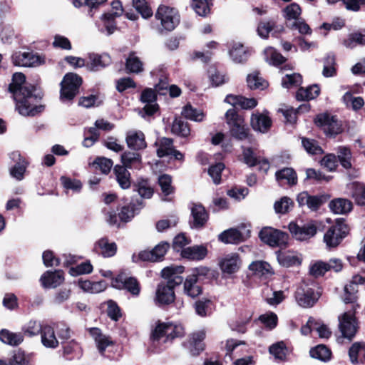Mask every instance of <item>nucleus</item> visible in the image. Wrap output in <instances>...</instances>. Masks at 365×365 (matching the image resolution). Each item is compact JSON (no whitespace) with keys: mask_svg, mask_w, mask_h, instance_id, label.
Returning a JSON list of instances; mask_svg holds the SVG:
<instances>
[{"mask_svg":"<svg viewBox=\"0 0 365 365\" xmlns=\"http://www.w3.org/2000/svg\"><path fill=\"white\" fill-rule=\"evenodd\" d=\"M25 76L15 73L9 84V91L13 94L16 109L21 115H35L43 110L42 106H37L38 96L34 93L35 87L25 83Z\"/></svg>","mask_w":365,"mask_h":365,"instance_id":"obj_1","label":"nucleus"},{"mask_svg":"<svg viewBox=\"0 0 365 365\" xmlns=\"http://www.w3.org/2000/svg\"><path fill=\"white\" fill-rule=\"evenodd\" d=\"M184 272L182 266H170L165 267L161 271V276L165 280L158 285L155 302L160 305L170 304L175 300V287L182 282V277L180 275Z\"/></svg>","mask_w":365,"mask_h":365,"instance_id":"obj_2","label":"nucleus"},{"mask_svg":"<svg viewBox=\"0 0 365 365\" xmlns=\"http://www.w3.org/2000/svg\"><path fill=\"white\" fill-rule=\"evenodd\" d=\"M184 334V329L181 325L171 322H162L155 327L152 337L154 341H160L163 339V341L166 343L182 336Z\"/></svg>","mask_w":365,"mask_h":365,"instance_id":"obj_3","label":"nucleus"},{"mask_svg":"<svg viewBox=\"0 0 365 365\" xmlns=\"http://www.w3.org/2000/svg\"><path fill=\"white\" fill-rule=\"evenodd\" d=\"M349 227L343 219L336 220L324 235V242L329 248L337 247L349 234Z\"/></svg>","mask_w":365,"mask_h":365,"instance_id":"obj_4","label":"nucleus"},{"mask_svg":"<svg viewBox=\"0 0 365 365\" xmlns=\"http://www.w3.org/2000/svg\"><path fill=\"white\" fill-rule=\"evenodd\" d=\"M320 225L321 223L317 220H309L302 225L292 222L289 224L288 228L296 240L304 241L313 237Z\"/></svg>","mask_w":365,"mask_h":365,"instance_id":"obj_5","label":"nucleus"},{"mask_svg":"<svg viewBox=\"0 0 365 365\" xmlns=\"http://www.w3.org/2000/svg\"><path fill=\"white\" fill-rule=\"evenodd\" d=\"M155 18L160 21L163 29L168 31H173L180 22V15L177 9L164 4L158 6Z\"/></svg>","mask_w":365,"mask_h":365,"instance_id":"obj_6","label":"nucleus"},{"mask_svg":"<svg viewBox=\"0 0 365 365\" xmlns=\"http://www.w3.org/2000/svg\"><path fill=\"white\" fill-rule=\"evenodd\" d=\"M81 83L82 79L79 76L73 73H67L61 82V99L63 101L72 100L78 93Z\"/></svg>","mask_w":365,"mask_h":365,"instance_id":"obj_7","label":"nucleus"},{"mask_svg":"<svg viewBox=\"0 0 365 365\" xmlns=\"http://www.w3.org/2000/svg\"><path fill=\"white\" fill-rule=\"evenodd\" d=\"M339 329L343 337L351 340L356 333L357 322L353 310H349L338 317Z\"/></svg>","mask_w":365,"mask_h":365,"instance_id":"obj_8","label":"nucleus"},{"mask_svg":"<svg viewBox=\"0 0 365 365\" xmlns=\"http://www.w3.org/2000/svg\"><path fill=\"white\" fill-rule=\"evenodd\" d=\"M112 286L116 289H125L133 296H138L140 287L137 279L132 277H127L124 274H118L112 281Z\"/></svg>","mask_w":365,"mask_h":365,"instance_id":"obj_9","label":"nucleus"},{"mask_svg":"<svg viewBox=\"0 0 365 365\" xmlns=\"http://www.w3.org/2000/svg\"><path fill=\"white\" fill-rule=\"evenodd\" d=\"M314 123L322 127L327 135H335L341 130V125L336 118L326 113L318 115L314 119Z\"/></svg>","mask_w":365,"mask_h":365,"instance_id":"obj_10","label":"nucleus"},{"mask_svg":"<svg viewBox=\"0 0 365 365\" xmlns=\"http://www.w3.org/2000/svg\"><path fill=\"white\" fill-rule=\"evenodd\" d=\"M250 237V230L242 225L237 229H230L224 231L219 235V239L230 244H237L245 241Z\"/></svg>","mask_w":365,"mask_h":365,"instance_id":"obj_11","label":"nucleus"},{"mask_svg":"<svg viewBox=\"0 0 365 365\" xmlns=\"http://www.w3.org/2000/svg\"><path fill=\"white\" fill-rule=\"evenodd\" d=\"M259 237L262 242L272 247L279 246L287 240L285 233L272 227L263 228L259 232Z\"/></svg>","mask_w":365,"mask_h":365,"instance_id":"obj_12","label":"nucleus"},{"mask_svg":"<svg viewBox=\"0 0 365 365\" xmlns=\"http://www.w3.org/2000/svg\"><path fill=\"white\" fill-rule=\"evenodd\" d=\"M320 294L312 288L299 287L295 292L297 304L304 308L312 307L319 298Z\"/></svg>","mask_w":365,"mask_h":365,"instance_id":"obj_13","label":"nucleus"},{"mask_svg":"<svg viewBox=\"0 0 365 365\" xmlns=\"http://www.w3.org/2000/svg\"><path fill=\"white\" fill-rule=\"evenodd\" d=\"M12 61L15 66L24 67L36 66L43 63L41 56L31 52H16L12 56Z\"/></svg>","mask_w":365,"mask_h":365,"instance_id":"obj_14","label":"nucleus"},{"mask_svg":"<svg viewBox=\"0 0 365 365\" xmlns=\"http://www.w3.org/2000/svg\"><path fill=\"white\" fill-rule=\"evenodd\" d=\"M242 264L238 254L230 253L223 257L219 262V266L222 272L230 275L236 273Z\"/></svg>","mask_w":365,"mask_h":365,"instance_id":"obj_15","label":"nucleus"},{"mask_svg":"<svg viewBox=\"0 0 365 365\" xmlns=\"http://www.w3.org/2000/svg\"><path fill=\"white\" fill-rule=\"evenodd\" d=\"M156 91L153 88H145L140 96V101L145 103L143 111L146 115H152L158 110V105L155 103Z\"/></svg>","mask_w":365,"mask_h":365,"instance_id":"obj_16","label":"nucleus"},{"mask_svg":"<svg viewBox=\"0 0 365 365\" xmlns=\"http://www.w3.org/2000/svg\"><path fill=\"white\" fill-rule=\"evenodd\" d=\"M125 141L128 148L140 150L147 147L144 133L140 130H129L126 134Z\"/></svg>","mask_w":365,"mask_h":365,"instance_id":"obj_17","label":"nucleus"},{"mask_svg":"<svg viewBox=\"0 0 365 365\" xmlns=\"http://www.w3.org/2000/svg\"><path fill=\"white\" fill-rule=\"evenodd\" d=\"M10 158L16 163L10 169V175L17 180H21L24 177L28 163L25 159L21 158L18 152H13Z\"/></svg>","mask_w":365,"mask_h":365,"instance_id":"obj_18","label":"nucleus"},{"mask_svg":"<svg viewBox=\"0 0 365 365\" xmlns=\"http://www.w3.org/2000/svg\"><path fill=\"white\" fill-rule=\"evenodd\" d=\"M40 280L43 287L56 288L63 283L64 277L61 270L47 271L41 276Z\"/></svg>","mask_w":365,"mask_h":365,"instance_id":"obj_19","label":"nucleus"},{"mask_svg":"<svg viewBox=\"0 0 365 365\" xmlns=\"http://www.w3.org/2000/svg\"><path fill=\"white\" fill-rule=\"evenodd\" d=\"M197 281V274H190L186 277L183 284V290L187 296L195 298L202 294V287L198 284Z\"/></svg>","mask_w":365,"mask_h":365,"instance_id":"obj_20","label":"nucleus"},{"mask_svg":"<svg viewBox=\"0 0 365 365\" xmlns=\"http://www.w3.org/2000/svg\"><path fill=\"white\" fill-rule=\"evenodd\" d=\"M225 101L233 106H239L242 109H251L257 105L256 99L251 98H247L242 96L227 95Z\"/></svg>","mask_w":365,"mask_h":365,"instance_id":"obj_21","label":"nucleus"},{"mask_svg":"<svg viewBox=\"0 0 365 365\" xmlns=\"http://www.w3.org/2000/svg\"><path fill=\"white\" fill-rule=\"evenodd\" d=\"M41 341L43 346L48 349H56L59 345L53 328L48 324H44L41 333Z\"/></svg>","mask_w":365,"mask_h":365,"instance_id":"obj_22","label":"nucleus"},{"mask_svg":"<svg viewBox=\"0 0 365 365\" xmlns=\"http://www.w3.org/2000/svg\"><path fill=\"white\" fill-rule=\"evenodd\" d=\"M251 125L255 130L264 133L271 127L272 120L264 113L253 114L251 118Z\"/></svg>","mask_w":365,"mask_h":365,"instance_id":"obj_23","label":"nucleus"},{"mask_svg":"<svg viewBox=\"0 0 365 365\" xmlns=\"http://www.w3.org/2000/svg\"><path fill=\"white\" fill-rule=\"evenodd\" d=\"M282 26H277L273 20L267 21H261L259 23L257 31L258 35L262 38H267L270 32H273L272 35L279 34L283 31Z\"/></svg>","mask_w":365,"mask_h":365,"instance_id":"obj_24","label":"nucleus"},{"mask_svg":"<svg viewBox=\"0 0 365 365\" xmlns=\"http://www.w3.org/2000/svg\"><path fill=\"white\" fill-rule=\"evenodd\" d=\"M94 249L104 257H110L115 255L117 245L113 242H109L107 238H101L96 242Z\"/></svg>","mask_w":365,"mask_h":365,"instance_id":"obj_25","label":"nucleus"},{"mask_svg":"<svg viewBox=\"0 0 365 365\" xmlns=\"http://www.w3.org/2000/svg\"><path fill=\"white\" fill-rule=\"evenodd\" d=\"M278 183L282 185H293L297 182V177L295 171L291 168H285L278 170L275 173Z\"/></svg>","mask_w":365,"mask_h":365,"instance_id":"obj_26","label":"nucleus"},{"mask_svg":"<svg viewBox=\"0 0 365 365\" xmlns=\"http://www.w3.org/2000/svg\"><path fill=\"white\" fill-rule=\"evenodd\" d=\"M249 269L258 277H269L274 274L271 265L264 261H255L249 265Z\"/></svg>","mask_w":365,"mask_h":365,"instance_id":"obj_27","label":"nucleus"},{"mask_svg":"<svg viewBox=\"0 0 365 365\" xmlns=\"http://www.w3.org/2000/svg\"><path fill=\"white\" fill-rule=\"evenodd\" d=\"M207 254V250L206 247L202 245L188 247L181 251L182 257L191 260H201L205 257Z\"/></svg>","mask_w":365,"mask_h":365,"instance_id":"obj_28","label":"nucleus"},{"mask_svg":"<svg viewBox=\"0 0 365 365\" xmlns=\"http://www.w3.org/2000/svg\"><path fill=\"white\" fill-rule=\"evenodd\" d=\"M329 207L335 214L344 215L352 210V203L350 200L344 198H337L331 200Z\"/></svg>","mask_w":365,"mask_h":365,"instance_id":"obj_29","label":"nucleus"},{"mask_svg":"<svg viewBox=\"0 0 365 365\" xmlns=\"http://www.w3.org/2000/svg\"><path fill=\"white\" fill-rule=\"evenodd\" d=\"M0 341L10 346H18L24 341V336L22 333H15L6 329H3L0 331Z\"/></svg>","mask_w":365,"mask_h":365,"instance_id":"obj_30","label":"nucleus"},{"mask_svg":"<svg viewBox=\"0 0 365 365\" xmlns=\"http://www.w3.org/2000/svg\"><path fill=\"white\" fill-rule=\"evenodd\" d=\"M115 179L122 189H128L130 187V174L123 165H115L113 170Z\"/></svg>","mask_w":365,"mask_h":365,"instance_id":"obj_31","label":"nucleus"},{"mask_svg":"<svg viewBox=\"0 0 365 365\" xmlns=\"http://www.w3.org/2000/svg\"><path fill=\"white\" fill-rule=\"evenodd\" d=\"M349 356L352 364L364 363L365 361V344L354 343L349 349Z\"/></svg>","mask_w":365,"mask_h":365,"instance_id":"obj_32","label":"nucleus"},{"mask_svg":"<svg viewBox=\"0 0 365 365\" xmlns=\"http://www.w3.org/2000/svg\"><path fill=\"white\" fill-rule=\"evenodd\" d=\"M88 331L95 340L97 347L101 353H103L107 346L112 344L108 336L101 333L100 329L93 327L88 329Z\"/></svg>","mask_w":365,"mask_h":365,"instance_id":"obj_33","label":"nucleus"},{"mask_svg":"<svg viewBox=\"0 0 365 365\" xmlns=\"http://www.w3.org/2000/svg\"><path fill=\"white\" fill-rule=\"evenodd\" d=\"M319 93V87L314 84L307 88H300L296 93V97L299 101H309L316 98Z\"/></svg>","mask_w":365,"mask_h":365,"instance_id":"obj_34","label":"nucleus"},{"mask_svg":"<svg viewBox=\"0 0 365 365\" xmlns=\"http://www.w3.org/2000/svg\"><path fill=\"white\" fill-rule=\"evenodd\" d=\"M193 217L192 226L195 227H202L207 220V214L201 205H194L191 208Z\"/></svg>","mask_w":365,"mask_h":365,"instance_id":"obj_35","label":"nucleus"},{"mask_svg":"<svg viewBox=\"0 0 365 365\" xmlns=\"http://www.w3.org/2000/svg\"><path fill=\"white\" fill-rule=\"evenodd\" d=\"M88 58L93 70L106 67L111 62L110 57L107 53L98 54L91 53L88 54Z\"/></svg>","mask_w":365,"mask_h":365,"instance_id":"obj_36","label":"nucleus"},{"mask_svg":"<svg viewBox=\"0 0 365 365\" xmlns=\"http://www.w3.org/2000/svg\"><path fill=\"white\" fill-rule=\"evenodd\" d=\"M157 149V155L158 157L162 158L166 155H171L173 152V140L168 138H162L158 140L155 143Z\"/></svg>","mask_w":365,"mask_h":365,"instance_id":"obj_37","label":"nucleus"},{"mask_svg":"<svg viewBox=\"0 0 365 365\" xmlns=\"http://www.w3.org/2000/svg\"><path fill=\"white\" fill-rule=\"evenodd\" d=\"M125 68L130 73H139L143 71V64L135 53L132 52L126 59Z\"/></svg>","mask_w":365,"mask_h":365,"instance_id":"obj_38","label":"nucleus"},{"mask_svg":"<svg viewBox=\"0 0 365 365\" xmlns=\"http://www.w3.org/2000/svg\"><path fill=\"white\" fill-rule=\"evenodd\" d=\"M122 163L126 168H139L141 163V157L137 153L125 152L121 155Z\"/></svg>","mask_w":365,"mask_h":365,"instance_id":"obj_39","label":"nucleus"},{"mask_svg":"<svg viewBox=\"0 0 365 365\" xmlns=\"http://www.w3.org/2000/svg\"><path fill=\"white\" fill-rule=\"evenodd\" d=\"M73 6L76 8H79L83 5H86L88 7V15L93 17L96 9L101 5L103 4L107 0H71Z\"/></svg>","mask_w":365,"mask_h":365,"instance_id":"obj_40","label":"nucleus"},{"mask_svg":"<svg viewBox=\"0 0 365 365\" xmlns=\"http://www.w3.org/2000/svg\"><path fill=\"white\" fill-rule=\"evenodd\" d=\"M230 56L236 63H241L247 59L248 53L241 43H234L230 51Z\"/></svg>","mask_w":365,"mask_h":365,"instance_id":"obj_41","label":"nucleus"},{"mask_svg":"<svg viewBox=\"0 0 365 365\" xmlns=\"http://www.w3.org/2000/svg\"><path fill=\"white\" fill-rule=\"evenodd\" d=\"M264 55L265 61L269 64L279 66L285 61V58L277 52L273 47H268L264 49Z\"/></svg>","mask_w":365,"mask_h":365,"instance_id":"obj_42","label":"nucleus"},{"mask_svg":"<svg viewBox=\"0 0 365 365\" xmlns=\"http://www.w3.org/2000/svg\"><path fill=\"white\" fill-rule=\"evenodd\" d=\"M278 262L284 267L299 265L301 261L297 255L291 252H282L277 256Z\"/></svg>","mask_w":365,"mask_h":365,"instance_id":"obj_43","label":"nucleus"},{"mask_svg":"<svg viewBox=\"0 0 365 365\" xmlns=\"http://www.w3.org/2000/svg\"><path fill=\"white\" fill-rule=\"evenodd\" d=\"M311 357L322 361H327L331 359V352L324 345H318L311 349L309 351Z\"/></svg>","mask_w":365,"mask_h":365,"instance_id":"obj_44","label":"nucleus"},{"mask_svg":"<svg viewBox=\"0 0 365 365\" xmlns=\"http://www.w3.org/2000/svg\"><path fill=\"white\" fill-rule=\"evenodd\" d=\"M182 115L185 118L195 122H201L205 118V114L201 110L195 108L190 105L184 107Z\"/></svg>","mask_w":365,"mask_h":365,"instance_id":"obj_45","label":"nucleus"},{"mask_svg":"<svg viewBox=\"0 0 365 365\" xmlns=\"http://www.w3.org/2000/svg\"><path fill=\"white\" fill-rule=\"evenodd\" d=\"M206 336V331L205 329H201L193 332L190 336V343L192 346H193L196 350V352H193V354H198L200 351H202L204 349L203 344L202 341L205 339Z\"/></svg>","mask_w":365,"mask_h":365,"instance_id":"obj_46","label":"nucleus"},{"mask_svg":"<svg viewBox=\"0 0 365 365\" xmlns=\"http://www.w3.org/2000/svg\"><path fill=\"white\" fill-rule=\"evenodd\" d=\"M43 327L44 324H42L41 322L31 320L22 327V331L28 336H34L41 334Z\"/></svg>","mask_w":365,"mask_h":365,"instance_id":"obj_47","label":"nucleus"},{"mask_svg":"<svg viewBox=\"0 0 365 365\" xmlns=\"http://www.w3.org/2000/svg\"><path fill=\"white\" fill-rule=\"evenodd\" d=\"M247 82L251 89L263 90L268 86L267 82L259 76V74L257 72L248 75Z\"/></svg>","mask_w":365,"mask_h":365,"instance_id":"obj_48","label":"nucleus"},{"mask_svg":"<svg viewBox=\"0 0 365 365\" xmlns=\"http://www.w3.org/2000/svg\"><path fill=\"white\" fill-rule=\"evenodd\" d=\"M211 2L212 0H192V6L199 16H205L210 11Z\"/></svg>","mask_w":365,"mask_h":365,"instance_id":"obj_49","label":"nucleus"},{"mask_svg":"<svg viewBox=\"0 0 365 365\" xmlns=\"http://www.w3.org/2000/svg\"><path fill=\"white\" fill-rule=\"evenodd\" d=\"M172 133L181 137H187L190 133V129L187 123L180 120L175 119L172 124Z\"/></svg>","mask_w":365,"mask_h":365,"instance_id":"obj_50","label":"nucleus"},{"mask_svg":"<svg viewBox=\"0 0 365 365\" xmlns=\"http://www.w3.org/2000/svg\"><path fill=\"white\" fill-rule=\"evenodd\" d=\"M158 184L165 196H168L173 193L174 187L172 185V178L169 175H160L158 177Z\"/></svg>","mask_w":365,"mask_h":365,"instance_id":"obj_51","label":"nucleus"},{"mask_svg":"<svg viewBox=\"0 0 365 365\" xmlns=\"http://www.w3.org/2000/svg\"><path fill=\"white\" fill-rule=\"evenodd\" d=\"M133 4L143 18L147 19L153 15V11L145 0H133Z\"/></svg>","mask_w":365,"mask_h":365,"instance_id":"obj_52","label":"nucleus"},{"mask_svg":"<svg viewBox=\"0 0 365 365\" xmlns=\"http://www.w3.org/2000/svg\"><path fill=\"white\" fill-rule=\"evenodd\" d=\"M208 76L212 85L214 86H220L225 83L227 80L225 75L220 72L214 67H211L209 69Z\"/></svg>","mask_w":365,"mask_h":365,"instance_id":"obj_53","label":"nucleus"},{"mask_svg":"<svg viewBox=\"0 0 365 365\" xmlns=\"http://www.w3.org/2000/svg\"><path fill=\"white\" fill-rule=\"evenodd\" d=\"M335 58L332 55H329L324 61V65L322 71V75L326 78L333 77L336 76V71L334 67Z\"/></svg>","mask_w":365,"mask_h":365,"instance_id":"obj_54","label":"nucleus"},{"mask_svg":"<svg viewBox=\"0 0 365 365\" xmlns=\"http://www.w3.org/2000/svg\"><path fill=\"white\" fill-rule=\"evenodd\" d=\"M356 44H365V33L351 34L349 37L344 41V45L350 48L355 47Z\"/></svg>","mask_w":365,"mask_h":365,"instance_id":"obj_55","label":"nucleus"},{"mask_svg":"<svg viewBox=\"0 0 365 365\" xmlns=\"http://www.w3.org/2000/svg\"><path fill=\"white\" fill-rule=\"evenodd\" d=\"M269 353L275 358L284 359L287 354V347L283 341H279L269 346Z\"/></svg>","mask_w":365,"mask_h":365,"instance_id":"obj_56","label":"nucleus"},{"mask_svg":"<svg viewBox=\"0 0 365 365\" xmlns=\"http://www.w3.org/2000/svg\"><path fill=\"white\" fill-rule=\"evenodd\" d=\"M93 165L96 170H100L102 173L108 174L113 166V161L104 157H99L96 159Z\"/></svg>","mask_w":365,"mask_h":365,"instance_id":"obj_57","label":"nucleus"},{"mask_svg":"<svg viewBox=\"0 0 365 365\" xmlns=\"http://www.w3.org/2000/svg\"><path fill=\"white\" fill-rule=\"evenodd\" d=\"M211 301L208 299H202L196 301L194 304L195 313L202 317H205L207 315Z\"/></svg>","mask_w":365,"mask_h":365,"instance_id":"obj_58","label":"nucleus"},{"mask_svg":"<svg viewBox=\"0 0 365 365\" xmlns=\"http://www.w3.org/2000/svg\"><path fill=\"white\" fill-rule=\"evenodd\" d=\"M338 158L341 165L346 169L351 167V154L350 150L346 147L339 148Z\"/></svg>","mask_w":365,"mask_h":365,"instance_id":"obj_59","label":"nucleus"},{"mask_svg":"<svg viewBox=\"0 0 365 365\" xmlns=\"http://www.w3.org/2000/svg\"><path fill=\"white\" fill-rule=\"evenodd\" d=\"M351 196L356 202L361 205H365V187L360 184H352Z\"/></svg>","mask_w":365,"mask_h":365,"instance_id":"obj_60","label":"nucleus"},{"mask_svg":"<svg viewBox=\"0 0 365 365\" xmlns=\"http://www.w3.org/2000/svg\"><path fill=\"white\" fill-rule=\"evenodd\" d=\"M230 128V133L232 136L239 140H245L249 138L248 128L245 126V123H240L239 125H235Z\"/></svg>","mask_w":365,"mask_h":365,"instance_id":"obj_61","label":"nucleus"},{"mask_svg":"<svg viewBox=\"0 0 365 365\" xmlns=\"http://www.w3.org/2000/svg\"><path fill=\"white\" fill-rule=\"evenodd\" d=\"M327 267V262L323 261H317L310 265L309 273L315 277H319L323 276L327 272H328Z\"/></svg>","mask_w":365,"mask_h":365,"instance_id":"obj_62","label":"nucleus"},{"mask_svg":"<svg viewBox=\"0 0 365 365\" xmlns=\"http://www.w3.org/2000/svg\"><path fill=\"white\" fill-rule=\"evenodd\" d=\"M292 205L293 202L290 198L283 197L279 200L275 202L274 207L277 213L285 214L289 210Z\"/></svg>","mask_w":365,"mask_h":365,"instance_id":"obj_63","label":"nucleus"},{"mask_svg":"<svg viewBox=\"0 0 365 365\" xmlns=\"http://www.w3.org/2000/svg\"><path fill=\"white\" fill-rule=\"evenodd\" d=\"M302 82V76L299 73L287 74L282 79V86L287 88L299 86Z\"/></svg>","mask_w":365,"mask_h":365,"instance_id":"obj_64","label":"nucleus"}]
</instances>
